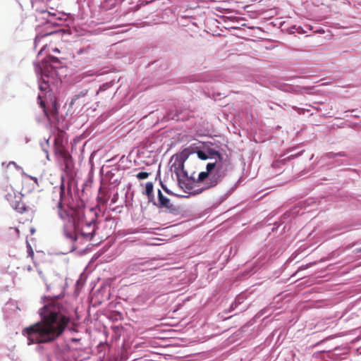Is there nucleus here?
Instances as JSON below:
<instances>
[{
  "instance_id": "obj_1",
  "label": "nucleus",
  "mask_w": 361,
  "mask_h": 361,
  "mask_svg": "<svg viewBox=\"0 0 361 361\" xmlns=\"http://www.w3.org/2000/svg\"><path fill=\"white\" fill-rule=\"evenodd\" d=\"M41 321L23 329L22 334L30 343H47L58 339L71 322L61 312L58 302H50L39 310Z\"/></svg>"
},
{
  "instance_id": "obj_2",
  "label": "nucleus",
  "mask_w": 361,
  "mask_h": 361,
  "mask_svg": "<svg viewBox=\"0 0 361 361\" xmlns=\"http://www.w3.org/2000/svg\"><path fill=\"white\" fill-rule=\"evenodd\" d=\"M175 167V173L179 185L181 188H185L188 190H192L197 188L194 190L195 194H199L204 190L215 187L220 183L224 177L221 168L216 162L208 163L206 166V171L200 172L196 178L193 175L188 177V173L184 171L183 163L179 162L178 166L173 164L172 167Z\"/></svg>"
},
{
  "instance_id": "obj_3",
  "label": "nucleus",
  "mask_w": 361,
  "mask_h": 361,
  "mask_svg": "<svg viewBox=\"0 0 361 361\" xmlns=\"http://www.w3.org/2000/svg\"><path fill=\"white\" fill-rule=\"evenodd\" d=\"M64 185L61 186V192L59 194V200L56 203L58 209L59 216L65 219L70 216L74 226V233H67L66 236L71 239L73 241L76 240L79 236L82 238L90 240L93 237L96 231V224L94 219L87 221L82 209L71 210V214L62 209V195L63 192Z\"/></svg>"
},
{
  "instance_id": "obj_4",
  "label": "nucleus",
  "mask_w": 361,
  "mask_h": 361,
  "mask_svg": "<svg viewBox=\"0 0 361 361\" xmlns=\"http://www.w3.org/2000/svg\"><path fill=\"white\" fill-rule=\"evenodd\" d=\"M65 133L61 130H58L54 137V148L55 154L59 156L66 169H68L72 164V157L65 146Z\"/></svg>"
},
{
  "instance_id": "obj_5",
  "label": "nucleus",
  "mask_w": 361,
  "mask_h": 361,
  "mask_svg": "<svg viewBox=\"0 0 361 361\" xmlns=\"http://www.w3.org/2000/svg\"><path fill=\"white\" fill-rule=\"evenodd\" d=\"M94 55V49L90 45L80 49L76 52V56L79 58L78 59L80 61H85L87 63L90 62L93 59Z\"/></svg>"
},
{
  "instance_id": "obj_6",
  "label": "nucleus",
  "mask_w": 361,
  "mask_h": 361,
  "mask_svg": "<svg viewBox=\"0 0 361 361\" xmlns=\"http://www.w3.org/2000/svg\"><path fill=\"white\" fill-rule=\"evenodd\" d=\"M1 195L9 202H13V200L21 199L20 194H17L13 188L9 185H5L1 190Z\"/></svg>"
},
{
  "instance_id": "obj_7",
  "label": "nucleus",
  "mask_w": 361,
  "mask_h": 361,
  "mask_svg": "<svg viewBox=\"0 0 361 361\" xmlns=\"http://www.w3.org/2000/svg\"><path fill=\"white\" fill-rule=\"evenodd\" d=\"M153 204L159 208L173 209V204H171L170 200L164 196L160 190H158V204L155 202Z\"/></svg>"
},
{
  "instance_id": "obj_8",
  "label": "nucleus",
  "mask_w": 361,
  "mask_h": 361,
  "mask_svg": "<svg viewBox=\"0 0 361 361\" xmlns=\"http://www.w3.org/2000/svg\"><path fill=\"white\" fill-rule=\"evenodd\" d=\"M12 207L20 213H23L25 211V206L23 202H21V199L13 200V202H10Z\"/></svg>"
},
{
  "instance_id": "obj_9",
  "label": "nucleus",
  "mask_w": 361,
  "mask_h": 361,
  "mask_svg": "<svg viewBox=\"0 0 361 361\" xmlns=\"http://www.w3.org/2000/svg\"><path fill=\"white\" fill-rule=\"evenodd\" d=\"M153 183L152 182H147L145 186V194L148 197L149 202H152L154 198L153 195Z\"/></svg>"
},
{
  "instance_id": "obj_10",
  "label": "nucleus",
  "mask_w": 361,
  "mask_h": 361,
  "mask_svg": "<svg viewBox=\"0 0 361 361\" xmlns=\"http://www.w3.org/2000/svg\"><path fill=\"white\" fill-rule=\"evenodd\" d=\"M207 154L209 155V158L218 159L219 161H221L222 159L220 153L213 148H207L206 149Z\"/></svg>"
},
{
  "instance_id": "obj_11",
  "label": "nucleus",
  "mask_w": 361,
  "mask_h": 361,
  "mask_svg": "<svg viewBox=\"0 0 361 361\" xmlns=\"http://www.w3.org/2000/svg\"><path fill=\"white\" fill-rule=\"evenodd\" d=\"M58 35L57 32H49V33H47L45 35H38L35 38V42L36 44H37L38 43H39V42L45 37H49V36H51V35Z\"/></svg>"
},
{
  "instance_id": "obj_12",
  "label": "nucleus",
  "mask_w": 361,
  "mask_h": 361,
  "mask_svg": "<svg viewBox=\"0 0 361 361\" xmlns=\"http://www.w3.org/2000/svg\"><path fill=\"white\" fill-rule=\"evenodd\" d=\"M197 154L199 159L202 160H206L209 159V155L207 154L206 150H197Z\"/></svg>"
},
{
  "instance_id": "obj_13",
  "label": "nucleus",
  "mask_w": 361,
  "mask_h": 361,
  "mask_svg": "<svg viewBox=\"0 0 361 361\" xmlns=\"http://www.w3.org/2000/svg\"><path fill=\"white\" fill-rule=\"evenodd\" d=\"M149 173H147V172H140V173H138L136 175V177L139 180H143V179L147 178L149 177Z\"/></svg>"
},
{
  "instance_id": "obj_14",
  "label": "nucleus",
  "mask_w": 361,
  "mask_h": 361,
  "mask_svg": "<svg viewBox=\"0 0 361 361\" xmlns=\"http://www.w3.org/2000/svg\"><path fill=\"white\" fill-rule=\"evenodd\" d=\"M10 168H14L17 169V166L14 162H10L6 166V170H8Z\"/></svg>"
},
{
  "instance_id": "obj_15",
  "label": "nucleus",
  "mask_w": 361,
  "mask_h": 361,
  "mask_svg": "<svg viewBox=\"0 0 361 361\" xmlns=\"http://www.w3.org/2000/svg\"><path fill=\"white\" fill-rule=\"evenodd\" d=\"M29 255L32 257L34 255V252L30 246H29Z\"/></svg>"
},
{
  "instance_id": "obj_16",
  "label": "nucleus",
  "mask_w": 361,
  "mask_h": 361,
  "mask_svg": "<svg viewBox=\"0 0 361 361\" xmlns=\"http://www.w3.org/2000/svg\"><path fill=\"white\" fill-rule=\"evenodd\" d=\"M50 59H51V61L52 62L56 63V62H58V61H59V59H58V58H57V57H55V56H51V57H50Z\"/></svg>"
},
{
  "instance_id": "obj_17",
  "label": "nucleus",
  "mask_w": 361,
  "mask_h": 361,
  "mask_svg": "<svg viewBox=\"0 0 361 361\" xmlns=\"http://www.w3.org/2000/svg\"><path fill=\"white\" fill-rule=\"evenodd\" d=\"M40 106L44 109V111H45V102L44 101H41L40 102Z\"/></svg>"
},
{
  "instance_id": "obj_18",
  "label": "nucleus",
  "mask_w": 361,
  "mask_h": 361,
  "mask_svg": "<svg viewBox=\"0 0 361 361\" xmlns=\"http://www.w3.org/2000/svg\"><path fill=\"white\" fill-rule=\"evenodd\" d=\"M78 97H79L78 95H75L74 97V98L72 99L71 104H73L78 98Z\"/></svg>"
},
{
  "instance_id": "obj_19",
  "label": "nucleus",
  "mask_w": 361,
  "mask_h": 361,
  "mask_svg": "<svg viewBox=\"0 0 361 361\" xmlns=\"http://www.w3.org/2000/svg\"><path fill=\"white\" fill-rule=\"evenodd\" d=\"M79 341H80V339H78V338H72V339H71V341H72V342H74V343L78 342Z\"/></svg>"
},
{
  "instance_id": "obj_20",
  "label": "nucleus",
  "mask_w": 361,
  "mask_h": 361,
  "mask_svg": "<svg viewBox=\"0 0 361 361\" xmlns=\"http://www.w3.org/2000/svg\"><path fill=\"white\" fill-rule=\"evenodd\" d=\"M54 52H60L59 49L58 48H54L52 50Z\"/></svg>"
},
{
  "instance_id": "obj_21",
  "label": "nucleus",
  "mask_w": 361,
  "mask_h": 361,
  "mask_svg": "<svg viewBox=\"0 0 361 361\" xmlns=\"http://www.w3.org/2000/svg\"><path fill=\"white\" fill-rule=\"evenodd\" d=\"M31 178L35 181V183H36L37 184V178L31 177Z\"/></svg>"
},
{
  "instance_id": "obj_22",
  "label": "nucleus",
  "mask_w": 361,
  "mask_h": 361,
  "mask_svg": "<svg viewBox=\"0 0 361 361\" xmlns=\"http://www.w3.org/2000/svg\"><path fill=\"white\" fill-rule=\"evenodd\" d=\"M164 190L166 192H169V190H167V188H166L164 185H162Z\"/></svg>"
},
{
  "instance_id": "obj_23",
  "label": "nucleus",
  "mask_w": 361,
  "mask_h": 361,
  "mask_svg": "<svg viewBox=\"0 0 361 361\" xmlns=\"http://www.w3.org/2000/svg\"><path fill=\"white\" fill-rule=\"evenodd\" d=\"M15 231H16V233H17V234L18 235H19V230L17 228H16Z\"/></svg>"
},
{
  "instance_id": "obj_24",
  "label": "nucleus",
  "mask_w": 361,
  "mask_h": 361,
  "mask_svg": "<svg viewBox=\"0 0 361 361\" xmlns=\"http://www.w3.org/2000/svg\"><path fill=\"white\" fill-rule=\"evenodd\" d=\"M46 47H47V45H46V46H44L42 49H40L39 53H41V52H42V51L46 48Z\"/></svg>"
},
{
  "instance_id": "obj_25",
  "label": "nucleus",
  "mask_w": 361,
  "mask_h": 361,
  "mask_svg": "<svg viewBox=\"0 0 361 361\" xmlns=\"http://www.w3.org/2000/svg\"><path fill=\"white\" fill-rule=\"evenodd\" d=\"M70 330L71 331H75V329H73V328H71Z\"/></svg>"
},
{
  "instance_id": "obj_26",
  "label": "nucleus",
  "mask_w": 361,
  "mask_h": 361,
  "mask_svg": "<svg viewBox=\"0 0 361 361\" xmlns=\"http://www.w3.org/2000/svg\"><path fill=\"white\" fill-rule=\"evenodd\" d=\"M274 8H275V9H279V8H280V7H279V6H278V7H275Z\"/></svg>"
},
{
  "instance_id": "obj_27",
  "label": "nucleus",
  "mask_w": 361,
  "mask_h": 361,
  "mask_svg": "<svg viewBox=\"0 0 361 361\" xmlns=\"http://www.w3.org/2000/svg\"><path fill=\"white\" fill-rule=\"evenodd\" d=\"M360 251H361V249H360Z\"/></svg>"
}]
</instances>
